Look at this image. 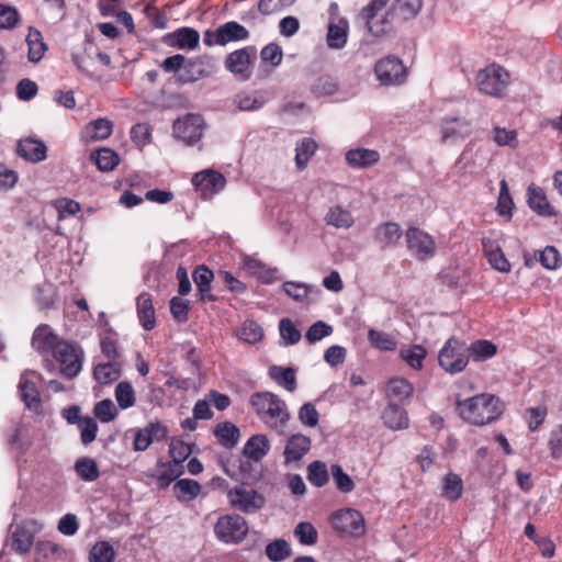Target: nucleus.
<instances>
[{"mask_svg":"<svg viewBox=\"0 0 562 562\" xmlns=\"http://www.w3.org/2000/svg\"><path fill=\"white\" fill-rule=\"evenodd\" d=\"M270 442L265 435L251 436L244 446L243 452L254 461H260L269 451Z\"/></svg>","mask_w":562,"mask_h":562,"instance_id":"28","label":"nucleus"},{"mask_svg":"<svg viewBox=\"0 0 562 562\" xmlns=\"http://www.w3.org/2000/svg\"><path fill=\"white\" fill-rule=\"evenodd\" d=\"M115 551L106 541L97 542L89 553L90 562H113Z\"/></svg>","mask_w":562,"mask_h":562,"instance_id":"51","label":"nucleus"},{"mask_svg":"<svg viewBox=\"0 0 562 562\" xmlns=\"http://www.w3.org/2000/svg\"><path fill=\"white\" fill-rule=\"evenodd\" d=\"M413 385L405 379H391L386 386V395L396 401H404L413 394Z\"/></svg>","mask_w":562,"mask_h":562,"instance_id":"41","label":"nucleus"},{"mask_svg":"<svg viewBox=\"0 0 562 562\" xmlns=\"http://www.w3.org/2000/svg\"><path fill=\"white\" fill-rule=\"evenodd\" d=\"M510 80L509 72L499 65L492 64L475 76L477 89L492 97H502Z\"/></svg>","mask_w":562,"mask_h":562,"instance_id":"3","label":"nucleus"},{"mask_svg":"<svg viewBox=\"0 0 562 562\" xmlns=\"http://www.w3.org/2000/svg\"><path fill=\"white\" fill-rule=\"evenodd\" d=\"M64 341L59 339L58 336L52 330L48 325H40L33 334L32 337V346L33 348L42 355H45L49 351H54L56 346Z\"/></svg>","mask_w":562,"mask_h":562,"instance_id":"20","label":"nucleus"},{"mask_svg":"<svg viewBox=\"0 0 562 562\" xmlns=\"http://www.w3.org/2000/svg\"><path fill=\"white\" fill-rule=\"evenodd\" d=\"M213 278V272L204 266L198 267L193 272V281L202 301H214V296L209 293Z\"/></svg>","mask_w":562,"mask_h":562,"instance_id":"37","label":"nucleus"},{"mask_svg":"<svg viewBox=\"0 0 562 562\" xmlns=\"http://www.w3.org/2000/svg\"><path fill=\"white\" fill-rule=\"evenodd\" d=\"M338 90V82L329 75H322L311 85V91L315 97L333 95Z\"/></svg>","mask_w":562,"mask_h":562,"instance_id":"43","label":"nucleus"},{"mask_svg":"<svg viewBox=\"0 0 562 562\" xmlns=\"http://www.w3.org/2000/svg\"><path fill=\"white\" fill-rule=\"evenodd\" d=\"M137 315L145 330H151L155 327V310L150 294L142 293L137 297Z\"/></svg>","mask_w":562,"mask_h":562,"instance_id":"27","label":"nucleus"},{"mask_svg":"<svg viewBox=\"0 0 562 562\" xmlns=\"http://www.w3.org/2000/svg\"><path fill=\"white\" fill-rule=\"evenodd\" d=\"M260 58L263 63L270 64L272 67L279 66L283 58L281 46L277 43H269L262 47Z\"/></svg>","mask_w":562,"mask_h":562,"instance_id":"60","label":"nucleus"},{"mask_svg":"<svg viewBox=\"0 0 562 562\" xmlns=\"http://www.w3.org/2000/svg\"><path fill=\"white\" fill-rule=\"evenodd\" d=\"M469 357L472 356L475 361H484L496 355V346L484 339L476 340L468 346Z\"/></svg>","mask_w":562,"mask_h":562,"instance_id":"42","label":"nucleus"},{"mask_svg":"<svg viewBox=\"0 0 562 562\" xmlns=\"http://www.w3.org/2000/svg\"><path fill=\"white\" fill-rule=\"evenodd\" d=\"M91 159L100 171L113 170L120 162L119 155L111 148H101L91 155Z\"/></svg>","mask_w":562,"mask_h":562,"instance_id":"40","label":"nucleus"},{"mask_svg":"<svg viewBox=\"0 0 562 562\" xmlns=\"http://www.w3.org/2000/svg\"><path fill=\"white\" fill-rule=\"evenodd\" d=\"M75 470L83 481H95L99 477L97 462L91 458H80L76 461Z\"/></svg>","mask_w":562,"mask_h":562,"instance_id":"49","label":"nucleus"},{"mask_svg":"<svg viewBox=\"0 0 562 562\" xmlns=\"http://www.w3.org/2000/svg\"><path fill=\"white\" fill-rule=\"evenodd\" d=\"M400 356L409 367L419 370L423 367V360L426 358L427 351L423 346L414 345L409 348L402 349Z\"/></svg>","mask_w":562,"mask_h":562,"instance_id":"50","label":"nucleus"},{"mask_svg":"<svg viewBox=\"0 0 562 562\" xmlns=\"http://www.w3.org/2000/svg\"><path fill=\"white\" fill-rule=\"evenodd\" d=\"M389 1L390 0H371L362 11L367 27L374 36L384 35L393 26V9L385 10Z\"/></svg>","mask_w":562,"mask_h":562,"instance_id":"5","label":"nucleus"},{"mask_svg":"<svg viewBox=\"0 0 562 562\" xmlns=\"http://www.w3.org/2000/svg\"><path fill=\"white\" fill-rule=\"evenodd\" d=\"M462 480L458 474L448 473L443 479V494L450 501H457L462 494Z\"/></svg>","mask_w":562,"mask_h":562,"instance_id":"54","label":"nucleus"},{"mask_svg":"<svg viewBox=\"0 0 562 562\" xmlns=\"http://www.w3.org/2000/svg\"><path fill=\"white\" fill-rule=\"evenodd\" d=\"M59 363L60 373L67 379H74L82 369L83 351L80 347L66 340L59 342L53 351Z\"/></svg>","mask_w":562,"mask_h":562,"instance_id":"6","label":"nucleus"},{"mask_svg":"<svg viewBox=\"0 0 562 562\" xmlns=\"http://www.w3.org/2000/svg\"><path fill=\"white\" fill-rule=\"evenodd\" d=\"M113 132V122L109 119H97L88 123L81 132V139L86 143L106 139Z\"/></svg>","mask_w":562,"mask_h":562,"instance_id":"23","label":"nucleus"},{"mask_svg":"<svg viewBox=\"0 0 562 562\" xmlns=\"http://www.w3.org/2000/svg\"><path fill=\"white\" fill-rule=\"evenodd\" d=\"M330 471L335 484L340 492L349 493L355 488L353 481L347 473L344 472L339 464H333Z\"/></svg>","mask_w":562,"mask_h":562,"instance_id":"57","label":"nucleus"},{"mask_svg":"<svg viewBox=\"0 0 562 562\" xmlns=\"http://www.w3.org/2000/svg\"><path fill=\"white\" fill-rule=\"evenodd\" d=\"M402 236V229L396 222H384L374 229V239L376 243L392 245L396 244Z\"/></svg>","mask_w":562,"mask_h":562,"instance_id":"35","label":"nucleus"},{"mask_svg":"<svg viewBox=\"0 0 562 562\" xmlns=\"http://www.w3.org/2000/svg\"><path fill=\"white\" fill-rule=\"evenodd\" d=\"M488 263L501 272L510 271V263L505 257L502 248H484Z\"/></svg>","mask_w":562,"mask_h":562,"instance_id":"55","label":"nucleus"},{"mask_svg":"<svg viewBox=\"0 0 562 562\" xmlns=\"http://www.w3.org/2000/svg\"><path fill=\"white\" fill-rule=\"evenodd\" d=\"M34 542L33 535L25 528L18 527L12 535V549L20 554L30 552Z\"/></svg>","mask_w":562,"mask_h":562,"instance_id":"47","label":"nucleus"},{"mask_svg":"<svg viewBox=\"0 0 562 562\" xmlns=\"http://www.w3.org/2000/svg\"><path fill=\"white\" fill-rule=\"evenodd\" d=\"M514 201L509 193L506 180L499 182V194L497 199L496 211L501 216L509 220L513 215Z\"/></svg>","mask_w":562,"mask_h":562,"instance_id":"44","label":"nucleus"},{"mask_svg":"<svg viewBox=\"0 0 562 562\" xmlns=\"http://www.w3.org/2000/svg\"><path fill=\"white\" fill-rule=\"evenodd\" d=\"M472 123L465 119L452 117L442 121L441 137L443 142H457L471 135Z\"/></svg>","mask_w":562,"mask_h":562,"instance_id":"16","label":"nucleus"},{"mask_svg":"<svg viewBox=\"0 0 562 562\" xmlns=\"http://www.w3.org/2000/svg\"><path fill=\"white\" fill-rule=\"evenodd\" d=\"M255 55L256 49L252 46L236 49L225 57V68L238 80L247 81L251 77V61Z\"/></svg>","mask_w":562,"mask_h":562,"instance_id":"9","label":"nucleus"},{"mask_svg":"<svg viewBox=\"0 0 562 562\" xmlns=\"http://www.w3.org/2000/svg\"><path fill=\"white\" fill-rule=\"evenodd\" d=\"M223 46L231 42L245 41L249 37V31L235 21L226 22L217 27Z\"/></svg>","mask_w":562,"mask_h":562,"instance_id":"29","label":"nucleus"},{"mask_svg":"<svg viewBox=\"0 0 562 562\" xmlns=\"http://www.w3.org/2000/svg\"><path fill=\"white\" fill-rule=\"evenodd\" d=\"M307 480L316 487L325 486L329 480L326 464L323 461L310 463L307 467Z\"/></svg>","mask_w":562,"mask_h":562,"instance_id":"45","label":"nucleus"},{"mask_svg":"<svg viewBox=\"0 0 562 562\" xmlns=\"http://www.w3.org/2000/svg\"><path fill=\"white\" fill-rule=\"evenodd\" d=\"M265 103L263 95L256 91H241L234 97V104L239 111H256Z\"/></svg>","mask_w":562,"mask_h":562,"instance_id":"36","label":"nucleus"},{"mask_svg":"<svg viewBox=\"0 0 562 562\" xmlns=\"http://www.w3.org/2000/svg\"><path fill=\"white\" fill-rule=\"evenodd\" d=\"M243 268L249 274L256 276L265 282H270L277 269L269 268L266 263L250 256L243 257Z\"/></svg>","mask_w":562,"mask_h":562,"instance_id":"33","label":"nucleus"},{"mask_svg":"<svg viewBox=\"0 0 562 562\" xmlns=\"http://www.w3.org/2000/svg\"><path fill=\"white\" fill-rule=\"evenodd\" d=\"M191 447L182 440H172L169 445L170 462L182 464L191 454Z\"/></svg>","mask_w":562,"mask_h":562,"instance_id":"64","label":"nucleus"},{"mask_svg":"<svg viewBox=\"0 0 562 562\" xmlns=\"http://www.w3.org/2000/svg\"><path fill=\"white\" fill-rule=\"evenodd\" d=\"M173 135L186 145H193L202 137L204 120L199 114H187L173 123Z\"/></svg>","mask_w":562,"mask_h":562,"instance_id":"11","label":"nucleus"},{"mask_svg":"<svg viewBox=\"0 0 562 562\" xmlns=\"http://www.w3.org/2000/svg\"><path fill=\"white\" fill-rule=\"evenodd\" d=\"M227 498L234 508L245 514L256 513L261 509L266 503V498L262 494L244 484L231 488L227 493Z\"/></svg>","mask_w":562,"mask_h":562,"instance_id":"8","label":"nucleus"},{"mask_svg":"<svg viewBox=\"0 0 562 562\" xmlns=\"http://www.w3.org/2000/svg\"><path fill=\"white\" fill-rule=\"evenodd\" d=\"M199 32L192 27H181L166 36V43L179 49H195L199 46Z\"/></svg>","mask_w":562,"mask_h":562,"instance_id":"18","label":"nucleus"},{"mask_svg":"<svg viewBox=\"0 0 562 562\" xmlns=\"http://www.w3.org/2000/svg\"><path fill=\"white\" fill-rule=\"evenodd\" d=\"M438 362L450 374L462 372L469 362L468 346L454 337L449 338L439 351Z\"/></svg>","mask_w":562,"mask_h":562,"instance_id":"4","label":"nucleus"},{"mask_svg":"<svg viewBox=\"0 0 562 562\" xmlns=\"http://www.w3.org/2000/svg\"><path fill=\"white\" fill-rule=\"evenodd\" d=\"M18 153L29 161L40 162L46 159L47 147L44 142L37 138L27 137L19 142Z\"/></svg>","mask_w":562,"mask_h":562,"instance_id":"25","label":"nucleus"},{"mask_svg":"<svg viewBox=\"0 0 562 562\" xmlns=\"http://www.w3.org/2000/svg\"><path fill=\"white\" fill-rule=\"evenodd\" d=\"M535 259L539 260L546 269H555L561 261L558 248L539 249L535 252Z\"/></svg>","mask_w":562,"mask_h":562,"instance_id":"56","label":"nucleus"},{"mask_svg":"<svg viewBox=\"0 0 562 562\" xmlns=\"http://www.w3.org/2000/svg\"><path fill=\"white\" fill-rule=\"evenodd\" d=\"M382 419L387 428L394 430L407 428L409 422L406 411L393 403L384 408Z\"/></svg>","mask_w":562,"mask_h":562,"instance_id":"26","label":"nucleus"},{"mask_svg":"<svg viewBox=\"0 0 562 562\" xmlns=\"http://www.w3.org/2000/svg\"><path fill=\"white\" fill-rule=\"evenodd\" d=\"M93 376L100 384H110L121 376V364L119 361L99 363L93 369Z\"/></svg>","mask_w":562,"mask_h":562,"instance_id":"34","label":"nucleus"},{"mask_svg":"<svg viewBox=\"0 0 562 562\" xmlns=\"http://www.w3.org/2000/svg\"><path fill=\"white\" fill-rule=\"evenodd\" d=\"M333 527L341 532L352 536H361L364 532V519L356 509H342L331 515Z\"/></svg>","mask_w":562,"mask_h":562,"instance_id":"13","label":"nucleus"},{"mask_svg":"<svg viewBox=\"0 0 562 562\" xmlns=\"http://www.w3.org/2000/svg\"><path fill=\"white\" fill-rule=\"evenodd\" d=\"M269 375L288 392H294L297 387L295 370L293 368L272 366L269 369Z\"/></svg>","mask_w":562,"mask_h":562,"instance_id":"32","label":"nucleus"},{"mask_svg":"<svg viewBox=\"0 0 562 562\" xmlns=\"http://www.w3.org/2000/svg\"><path fill=\"white\" fill-rule=\"evenodd\" d=\"M325 221L327 225H331L336 228H349L355 222L351 212L339 205L329 207Z\"/></svg>","mask_w":562,"mask_h":562,"instance_id":"38","label":"nucleus"},{"mask_svg":"<svg viewBox=\"0 0 562 562\" xmlns=\"http://www.w3.org/2000/svg\"><path fill=\"white\" fill-rule=\"evenodd\" d=\"M317 144L312 138H304L297 143L295 148V162L299 169H303L314 155Z\"/></svg>","mask_w":562,"mask_h":562,"instance_id":"48","label":"nucleus"},{"mask_svg":"<svg viewBox=\"0 0 562 562\" xmlns=\"http://www.w3.org/2000/svg\"><path fill=\"white\" fill-rule=\"evenodd\" d=\"M424 0H395L392 9L394 21H407L422 10Z\"/></svg>","mask_w":562,"mask_h":562,"instance_id":"31","label":"nucleus"},{"mask_svg":"<svg viewBox=\"0 0 562 562\" xmlns=\"http://www.w3.org/2000/svg\"><path fill=\"white\" fill-rule=\"evenodd\" d=\"M349 23L344 18H331L328 27L326 42L330 48L341 49L347 44Z\"/></svg>","mask_w":562,"mask_h":562,"instance_id":"21","label":"nucleus"},{"mask_svg":"<svg viewBox=\"0 0 562 562\" xmlns=\"http://www.w3.org/2000/svg\"><path fill=\"white\" fill-rule=\"evenodd\" d=\"M368 340L376 349L392 351L396 348V341L392 335L376 329H369Z\"/></svg>","mask_w":562,"mask_h":562,"instance_id":"46","label":"nucleus"},{"mask_svg":"<svg viewBox=\"0 0 562 562\" xmlns=\"http://www.w3.org/2000/svg\"><path fill=\"white\" fill-rule=\"evenodd\" d=\"M26 44L29 47L27 59L34 64L38 63L47 50V45L44 43L41 32L30 27Z\"/></svg>","mask_w":562,"mask_h":562,"instance_id":"30","label":"nucleus"},{"mask_svg":"<svg viewBox=\"0 0 562 562\" xmlns=\"http://www.w3.org/2000/svg\"><path fill=\"white\" fill-rule=\"evenodd\" d=\"M405 237L408 246H434L431 236L418 227H409Z\"/></svg>","mask_w":562,"mask_h":562,"instance_id":"62","label":"nucleus"},{"mask_svg":"<svg viewBox=\"0 0 562 562\" xmlns=\"http://www.w3.org/2000/svg\"><path fill=\"white\" fill-rule=\"evenodd\" d=\"M294 535L303 544L312 546L317 541V530L310 522H300L294 529Z\"/></svg>","mask_w":562,"mask_h":562,"instance_id":"63","label":"nucleus"},{"mask_svg":"<svg viewBox=\"0 0 562 562\" xmlns=\"http://www.w3.org/2000/svg\"><path fill=\"white\" fill-rule=\"evenodd\" d=\"M374 74L381 85H401L406 78V68L401 59L395 56H386L376 61Z\"/></svg>","mask_w":562,"mask_h":562,"instance_id":"10","label":"nucleus"},{"mask_svg":"<svg viewBox=\"0 0 562 562\" xmlns=\"http://www.w3.org/2000/svg\"><path fill=\"white\" fill-rule=\"evenodd\" d=\"M312 441L310 437L302 434L292 435L284 448L285 463L299 462L311 449Z\"/></svg>","mask_w":562,"mask_h":562,"instance_id":"22","label":"nucleus"},{"mask_svg":"<svg viewBox=\"0 0 562 562\" xmlns=\"http://www.w3.org/2000/svg\"><path fill=\"white\" fill-rule=\"evenodd\" d=\"M214 435L218 438L220 443L226 448L235 447L240 437L239 429L229 422L217 424Z\"/></svg>","mask_w":562,"mask_h":562,"instance_id":"39","label":"nucleus"},{"mask_svg":"<svg viewBox=\"0 0 562 562\" xmlns=\"http://www.w3.org/2000/svg\"><path fill=\"white\" fill-rule=\"evenodd\" d=\"M167 436V428L159 423H151L136 431L134 450L145 451L154 440H162Z\"/></svg>","mask_w":562,"mask_h":562,"instance_id":"19","label":"nucleus"},{"mask_svg":"<svg viewBox=\"0 0 562 562\" xmlns=\"http://www.w3.org/2000/svg\"><path fill=\"white\" fill-rule=\"evenodd\" d=\"M183 472V464L158 460L156 467L147 472V476H149L159 488H166Z\"/></svg>","mask_w":562,"mask_h":562,"instance_id":"14","label":"nucleus"},{"mask_svg":"<svg viewBox=\"0 0 562 562\" xmlns=\"http://www.w3.org/2000/svg\"><path fill=\"white\" fill-rule=\"evenodd\" d=\"M131 138L138 147H144L151 142V128L147 123L135 124L131 128Z\"/></svg>","mask_w":562,"mask_h":562,"instance_id":"61","label":"nucleus"},{"mask_svg":"<svg viewBox=\"0 0 562 562\" xmlns=\"http://www.w3.org/2000/svg\"><path fill=\"white\" fill-rule=\"evenodd\" d=\"M266 554L273 562L282 561L291 555V548L283 539H277L266 547Z\"/></svg>","mask_w":562,"mask_h":562,"instance_id":"52","label":"nucleus"},{"mask_svg":"<svg viewBox=\"0 0 562 562\" xmlns=\"http://www.w3.org/2000/svg\"><path fill=\"white\" fill-rule=\"evenodd\" d=\"M115 398L121 408L132 407L135 404V392L131 383L120 382L115 387Z\"/></svg>","mask_w":562,"mask_h":562,"instance_id":"53","label":"nucleus"},{"mask_svg":"<svg viewBox=\"0 0 562 562\" xmlns=\"http://www.w3.org/2000/svg\"><path fill=\"white\" fill-rule=\"evenodd\" d=\"M250 405L259 419L270 429L282 435L291 418L286 403L272 392H257L250 396Z\"/></svg>","mask_w":562,"mask_h":562,"instance_id":"1","label":"nucleus"},{"mask_svg":"<svg viewBox=\"0 0 562 562\" xmlns=\"http://www.w3.org/2000/svg\"><path fill=\"white\" fill-rule=\"evenodd\" d=\"M33 376H36L35 372L26 371L22 373L19 390L26 407L31 411L38 412L41 408V396L36 384L32 379Z\"/></svg>","mask_w":562,"mask_h":562,"instance_id":"17","label":"nucleus"},{"mask_svg":"<svg viewBox=\"0 0 562 562\" xmlns=\"http://www.w3.org/2000/svg\"><path fill=\"white\" fill-rule=\"evenodd\" d=\"M528 206L539 216L552 217L557 214L554 207L550 204L544 190L531 183L527 188Z\"/></svg>","mask_w":562,"mask_h":562,"instance_id":"15","label":"nucleus"},{"mask_svg":"<svg viewBox=\"0 0 562 562\" xmlns=\"http://www.w3.org/2000/svg\"><path fill=\"white\" fill-rule=\"evenodd\" d=\"M216 537L224 542H240L248 532V525L244 517L232 514L221 516L214 527Z\"/></svg>","mask_w":562,"mask_h":562,"instance_id":"7","label":"nucleus"},{"mask_svg":"<svg viewBox=\"0 0 562 562\" xmlns=\"http://www.w3.org/2000/svg\"><path fill=\"white\" fill-rule=\"evenodd\" d=\"M19 21L20 14L14 7L0 3V29L11 30Z\"/></svg>","mask_w":562,"mask_h":562,"instance_id":"59","label":"nucleus"},{"mask_svg":"<svg viewBox=\"0 0 562 562\" xmlns=\"http://www.w3.org/2000/svg\"><path fill=\"white\" fill-rule=\"evenodd\" d=\"M192 184L195 187L201 198L206 200L225 188L226 179L221 172L206 169L196 172L192 177Z\"/></svg>","mask_w":562,"mask_h":562,"instance_id":"12","label":"nucleus"},{"mask_svg":"<svg viewBox=\"0 0 562 562\" xmlns=\"http://www.w3.org/2000/svg\"><path fill=\"white\" fill-rule=\"evenodd\" d=\"M460 417L475 426H484L495 422L502 414L504 405L491 394H479L471 398L457 402Z\"/></svg>","mask_w":562,"mask_h":562,"instance_id":"2","label":"nucleus"},{"mask_svg":"<svg viewBox=\"0 0 562 562\" xmlns=\"http://www.w3.org/2000/svg\"><path fill=\"white\" fill-rule=\"evenodd\" d=\"M345 159L350 167L363 169L375 165L380 160V154L374 149L358 147L347 150Z\"/></svg>","mask_w":562,"mask_h":562,"instance_id":"24","label":"nucleus"},{"mask_svg":"<svg viewBox=\"0 0 562 562\" xmlns=\"http://www.w3.org/2000/svg\"><path fill=\"white\" fill-rule=\"evenodd\" d=\"M239 338L248 344H256L262 337V329L255 321H246L240 330Z\"/></svg>","mask_w":562,"mask_h":562,"instance_id":"58","label":"nucleus"}]
</instances>
